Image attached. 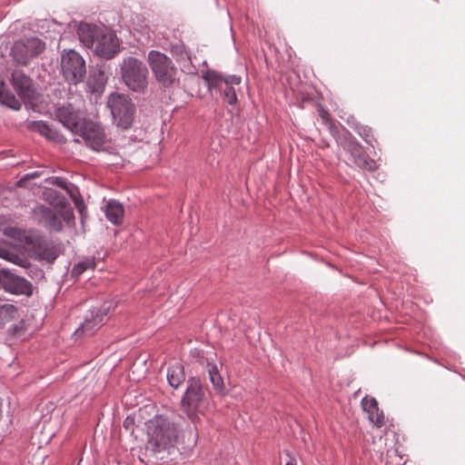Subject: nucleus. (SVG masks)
Wrapping results in <instances>:
<instances>
[{"mask_svg": "<svg viewBox=\"0 0 465 465\" xmlns=\"http://www.w3.org/2000/svg\"><path fill=\"white\" fill-rule=\"evenodd\" d=\"M147 430V449L153 453L171 454L177 450L180 454L187 455L197 444L196 427H189L181 434L178 426L162 415L149 420Z\"/></svg>", "mask_w": 465, "mask_h": 465, "instance_id": "f257e3e1", "label": "nucleus"}, {"mask_svg": "<svg viewBox=\"0 0 465 465\" xmlns=\"http://www.w3.org/2000/svg\"><path fill=\"white\" fill-rule=\"evenodd\" d=\"M148 69L135 57L128 56L121 64V76L125 85L133 92L143 94L148 87Z\"/></svg>", "mask_w": 465, "mask_h": 465, "instance_id": "f03ea898", "label": "nucleus"}, {"mask_svg": "<svg viewBox=\"0 0 465 465\" xmlns=\"http://www.w3.org/2000/svg\"><path fill=\"white\" fill-rule=\"evenodd\" d=\"M107 104L116 125L124 130L130 128L134 122L135 106L128 95L112 94Z\"/></svg>", "mask_w": 465, "mask_h": 465, "instance_id": "7ed1b4c3", "label": "nucleus"}, {"mask_svg": "<svg viewBox=\"0 0 465 465\" xmlns=\"http://www.w3.org/2000/svg\"><path fill=\"white\" fill-rule=\"evenodd\" d=\"M62 74L70 84L81 83L86 74L84 58L74 50L64 51L61 56Z\"/></svg>", "mask_w": 465, "mask_h": 465, "instance_id": "20e7f679", "label": "nucleus"}, {"mask_svg": "<svg viewBox=\"0 0 465 465\" xmlns=\"http://www.w3.org/2000/svg\"><path fill=\"white\" fill-rule=\"evenodd\" d=\"M148 63L157 80L163 87H170L175 81L176 69L172 61L164 54L151 51L148 54Z\"/></svg>", "mask_w": 465, "mask_h": 465, "instance_id": "39448f33", "label": "nucleus"}, {"mask_svg": "<svg viewBox=\"0 0 465 465\" xmlns=\"http://www.w3.org/2000/svg\"><path fill=\"white\" fill-rule=\"evenodd\" d=\"M45 49V44L37 37L21 39L15 42L10 55L15 64L25 66L31 59L41 54Z\"/></svg>", "mask_w": 465, "mask_h": 465, "instance_id": "423d86ee", "label": "nucleus"}, {"mask_svg": "<svg viewBox=\"0 0 465 465\" xmlns=\"http://www.w3.org/2000/svg\"><path fill=\"white\" fill-rule=\"evenodd\" d=\"M10 82L17 95L25 104L33 103L36 99V89L33 79L21 69L11 73Z\"/></svg>", "mask_w": 465, "mask_h": 465, "instance_id": "0eeeda50", "label": "nucleus"}, {"mask_svg": "<svg viewBox=\"0 0 465 465\" xmlns=\"http://www.w3.org/2000/svg\"><path fill=\"white\" fill-rule=\"evenodd\" d=\"M26 243L30 245L39 260L53 263L62 253L60 244L48 242L41 235L26 237Z\"/></svg>", "mask_w": 465, "mask_h": 465, "instance_id": "6e6552de", "label": "nucleus"}, {"mask_svg": "<svg viewBox=\"0 0 465 465\" xmlns=\"http://www.w3.org/2000/svg\"><path fill=\"white\" fill-rule=\"evenodd\" d=\"M83 137L85 143L94 151H101L105 142L102 126L90 120H84L75 133Z\"/></svg>", "mask_w": 465, "mask_h": 465, "instance_id": "1a4fd4ad", "label": "nucleus"}, {"mask_svg": "<svg viewBox=\"0 0 465 465\" xmlns=\"http://www.w3.org/2000/svg\"><path fill=\"white\" fill-rule=\"evenodd\" d=\"M188 383V387L182 400V406L187 412L189 418L193 419V417L196 416L195 411L204 398V391L199 379L191 378Z\"/></svg>", "mask_w": 465, "mask_h": 465, "instance_id": "9d476101", "label": "nucleus"}, {"mask_svg": "<svg viewBox=\"0 0 465 465\" xmlns=\"http://www.w3.org/2000/svg\"><path fill=\"white\" fill-rule=\"evenodd\" d=\"M20 318L16 306L11 303H0V331L9 326L10 336H20L24 332V322L20 320L18 324L15 323Z\"/></svg>", "mask_w": 465, "mask_h": 465, "instance_id": "9b49d317", "label": "nucleus"}, {"mask_svg": "<svg viewBox=\"0 0 465 465\" xmlns=\"http://www.w3.org/2000/svg\"><path fill=\"white\" fill-rule=\"evenodd\" d=\"M113 302H104L100 309L92 311L90 316H86L84 322L75 331L77 336L82 334L93 335L104 322L108 312L111 310Z\"/></svg>", "mask_w": 465, "mask_h": 465, "instance_id": "f8f14e48", "label": "nucleus"}, {"mask_svg": "<svg viewBox=\"0 0 465 465\" xmlns=\"http://www.w3.org/2000/svg\"><path fill=\"white\" fill-rule=\"evenodd\" d=\"M94 45L95 54L105 59L113 58L119 51V43L116 35L112 32H105L104 29L98 35Z\"/></svg>", "mask_w": 465, "mask_h": 465, "instance_id": "ddd939ff", "label": "nucleus"}, {"mask_svg": "<svg viewBox=\"0 0 465 465\" xmlns=\"http://www.w3.org/2000/svg\"><path fill=\"white\" fill-rule=\"evenodd\" d=\"M5 291L13 294H32V284L27 280L17 276L8 271H2L1 286Z\"/></svg>", "mask_w": 465, "mask_h": 465, "instance_id": "4468645a", "label": "nucleus"}, {"mask_svg": "<svg viewBox=\"0 0 465 465\" xmlns=\"http://www.w3.org/2000/svg\"><path fill=\"white\" fill-rule=\"evenodd\" d=\"M55 118L67 127L71 132L75 134L84 120L78 111L72 104L58 107L54 111Z\"/></svg>", "mask_w": 465, "mask_h": 465, "instance_id": "2eb2a0df", "label": "nucleus"}, {"mask_svg": "<svg viewBox=\"0 0 465 465\" xmlns=\"http://www.w3.org/2000/svg\"><path fill=\"white\" fill-rule=\"evenodd\" d=\"M34 213L37 215L39 223L48 230L54 232H61L63 230L60 215L51 208L45 205H38L35 208Z\"/></svg>", "mask_w": 465, "mask_h": 465, "instance_id": "dca6fc26", "label": "nucleus"}, {"mask_svg": "<svg viewBox=\"0 0 465 465\" xmlns=\"http://www.w3.org/2000/svg\"><path fill=\"white\" fill-rule=\"evenodd\" d=\"M103 29L86 23H81L77 29L80 41L86 47H93Z\"/></svg>", "mask_w": 465, "mask_h": 465, "instance_id": "f3484780", "label": "nucleus"}, {"mask_svg": "<svg viewBox=\"0 0 465 465\" xmlns=\"http://www.w3.org/2000/svg\"><path fill=\"white\" fill-rule=\"evenodd\" d=\"M351 155L353 156L355 163L361 169L372 171L377 168V163L371 159L361 148V146L351 140Z\"/></svg>", "mask_w": 465, "mask_h": 465, "instance_id": "a211bd4d", "label": "nucleus"}, {"mask_svg": "<svg viewBox=\"0 0 465 465\" xmlns=\"http://www.w3.org/2000/svg\"><path fill=\"white\" fill-rule=\"evenodd\" d=\"M205 81L208 83L210 88L217 87L222 89V84H224L228 86L233 84L238 85L241 84V77L237 75H223L216 72H209L204 76Z\"/></svg>", "mask_w": 465, "mask_h": 465, "instance_id": "6ab92c4d", "label": "nucleus"}, {"mask_svg": "<svg viewBox=\"0 0 465 465\" xmlns=\"http://www.w3.org/2000/svg\"><path fill=\"white\" fill-rule=\"evenodd\" d=\"M107 76L101 68H95L91 71L87 80V86L91 93H101L104 91Z\"/></svg>", "mask_w": 465, "mask_h": 465, "instance_id": "aec40b11", "label": "nucleus"}, {"mask_svg": "<svg viewBox=\"0 0 465 465\" xmlns=\"http://www.w3.org/2000/svg\"><path fill=\"white\" fill-rule=\"evenodd\" d=\"M0 103L14 110L21 108V103L15 95L6 88L5 81L0 77Z\"/></svg>", "mask_w": 465, "mask_h": 465, "instance_id": "412c9836", "label": "nucleus"}, {"mask_svg": "<svg viewBox=\"0 0 465 465\" xmlns=\"http://www.w3.org/2000/svg\"><path fill=\"white\" fill-rule=\"evenodd\" d=\"M106 217L114 224H119L124 219V207L115 201H111L106 205Z\"/></svg>", "mask_w": 465, "mask_h": 465, "instance_id": "4be33fe9", "label": "nucleus"}, {"mask_svg": "<svg viewBox=\"0 0 465 465\" xmlns=\"http://www.w3.org/2000/svg\"><path fill=\"white\" fill-rule=\"evenodd\" d=\"M26 128L29 131L36 132V133L40 134L41 135L46 137L49 140H53L56 136V132L53 131V129H51L49 127V125H47L43 121H31V122H28L26 124Z\"/></svg>", "mask_w": 465, "mask_h": 465, "instance_id": "5701e85b", "label": "nucleus"}, {"mask_svg": "<svg viewBox=\"0 0 465 465\" xmlns=\"http://www.w3.org/2000/svg\"><path fill=\"white\" fill-rule=\"evenodd\" d=\"M167 380L172 387L178 388V386L185 380L183 367L178 363L173 365L168 370Z\"/></svg>", "mask_w": 465, "mask_h": 465, "instance_id": "b1692460", "label": "nucleus"}, {"mask_svg": "<svg viewBox=\"0 0 465 465\" xmlns=\"http://www.w3.org/2000/svg\"><path fill=\"white\" fill-rule=\"evenodd\" d=\"M208 372L214 390L221 394H224L226 388L218 368L215 365L209 364Z\"/></svg>", "mask_w": 465, "mask_h": 465, "instance_id": "393cba45", "label": "nucleus"}, {"mask_svg": "<svg viewBox=\"0 0 465 465\" xmlns=\"http://www.w3.org/2000/svg\"><path fill=\"white\" fill-rule=\"evenodd\" d=\"M95 267V261L94 258H86L85 260L79 262L77 264H75L72 270V275L73 276H79L81 275L84 271L87 269L94 270Z\"/></svg>", "mask_w": 465, "mask_h": 465, "instance_id": "a878e982", "label": "nucleus"}, {"mask_svg": "<svg viewBox=\"0 0 465 465\" xmlns=\"http://www.w3.org/2000/svg\"><path fill=\"white\" fill-rule=\"evenodd\" d=\"M361 407L363 411L369 415L374 411H377L378 402L374 398L364 397L361 401Z\"/></svg>", "mask_w": 465, "mask_h": 465, "instance_id": "bb28decb", "label": "nucleus"}, {"mask_svg": "<svg viewBox=\"0 0 465 465\" xmlns=\"http://www.w3.org/2000/svg\"><path fill=\"white\" fill-rule=\"evenodd\" d=\"M368 418L370 421L377 428H381L384 425V414L381 411L377 409V411H374L371 414L368 415Z\"/></svg>", "mask_w": 465, "mask_h": 465, "instance_id": "cd10ccee", "label": "nucleus"}, {"mask_svg": "<svg viewBox=\"0 0 465 465\" xmlns=\"http://www.w3.org/2000/svg\"><path fill=\"white\" fill-rule=\"evenodd\" d=\"M223 92L224 101L229 104H234L237 102V95L233 86L225 85L224 89H221Z\"/></svg>", "mask_w": 465, "mask_h": 465, "instance_id": "c85d7f7f", "label": "nucleus"}, {"mask_svg": "<svg viewBox=\"0 0 465 465\" xmlns=\"http://www.w3.org/2000/svg\"><path fill=\"white\" fill-rule=\"evenodd\" d=\"M354 130L358 133V134L362 137L368 143H371V130L367 126H362L360 124H356L354 126Z\"/></svg>", "mask_w": 465, "mask_h": 465, "instance_id": "c756f323", "label": "nucleus"}, {"mask_svg": "<svg viewBox=\"0 0 465 465\" xmlns=\"http://www.w3.org/2000/svg\"><path fill=\"white\" fill-rule=\"evenodd\" d=\"M51 183L65 190L73 197L72 190L67 186L66 182L61 177L53 178Z\"/></svg>", "mask_w": 465, "mask_h": 465, "instance_id": "7c9ffc66", "label": "nucleus"}, {"mask_svg": "<svg viewBox=\"0 0 465 465\" xmlns=\"http://www.w3.org/2000/svg\"><path fill=\"white\" fill-rule=\"evenodd\" d=\"M2 258H5V260L7 261H10V262H13L14 263H16V264H21V262L24 261L23 259H21L19 257L18 254H15V253H13V252H10L9 251L5 250V254H4L2 256Z\"/></svg>", "mask_w": 465, "mask_h": 465, "instance_id": "2f4dec72", "label": "nucleus"}, {"mask_svg": "<svg viewBox=\"0 0 465 465\" xmlns=\"http://www.w3.org/2000/svg\"><path fill=\"white\" fill-rule=\"evenodd\" d=\"M60 215L66 223L74 222V215L72 209L64 210Z\"/></svg>", "mask_w": 465, "mask_h": 465, "instance_id": "473e14b6", "label": "nucleus"}, {"mask_svg": "<svg viewBox=\"0 0 465 465\" xmlns=\"http://www.w3.org/2000/svg\"><path fill=\"white\" fill-rule=\"evenodd\" d=\"M38 176H39V173L37 172L33 173H28V174L25 175L23 178H21L19 181H17L16 186L17 187H23V186H25V182L27 180L33 179V178H35V177H38Z\"/></svg>", "mask_w": 465, "mask_h": 465, "instance_id": "72a5a7b5", "label": "nucleus"}, {"mask_svg": "<svg viewBox=\"0 0 465 465\" xmlns=\"http://www.w3.org/2000/svg\"><path fill=\"white\" fill-rule=\"evenodd\" d=\"M134 426V419L133 417H131V416H128L124 420V430H126L127 431H130L131 433H133Z\"/></svg>", "mask_w": 465, "mask_h": 465, "instance_id": "f704fd0d", "label": "nucleus"}, {"mask_svg": "<svg viewBox=\"0 0 465 465\" xmlns=\"http://www.w3.org/2000/svg\"><path fill=\"white\" fill-rule=\"evenodd\" d=\"M55 194L56 202L54 203L56 205L64 206L65 199L62 195H60L57 192H51V194Z\"/></svg>", "mask_w": 465, "mask_h": 465, "instance_id": "c9c22d12", "label": "nucleus"}, {"mask_svg": "<svg viewBox=\"0 0 465 465\" xmlns=\"http://www.w3.org/2000/svg\"><path fill=\"white\" fill-rule=\"evenodd\" d=\"M72 198L74 201L75 206L79 209V211H82V209L84 208L83 201L82 200H76L74 195H73Z\"/></svg>", "mask_w": 465, "mask_h": 465, "instance_id": "e433bc0d", "label": "nucleus"}, {"mask_svg": "<svg viewBox=\"0 0 465 465\" xmlns=\"http://www.w3.org/2000/svg\"><path fill=\"white\" fill-rule=\"evenodd\" d=\"M4 254H5V249L0 246V257H2Z\"/></svg>", "mask_w": 465, "mask_h": 465, "instance_id": "4c0bfd02", "label": "nucleus"}, {"mask_svg": "<svg viewBox=\"0 0 465 465\" xmlns=\"http://www.w3.org/2000/svg\"><path fill=\"white\" fill-rule=\"evenodd\" d=\"M286 465H296V463L292 460L286 463Z\"/></svg>", "mask_w": 465, "mask_h": 465, "instance_id": "58836bf2", "label": "nucleus"}, {"mask_svg": "<svg viewBox=\"0 0 465 465\" xmlns=\"http://www.w3.org/2000/svg\"><path fill=\"white\" fill-rule=\"evenodd\" d=\"M328 114L326 112H324V114L322 115L323 118H325V115H327Z\"/></svg>", "mask_w": 465, "mask_h": 465, "instance_id": "ea45409f", "label": "nucleus"}]
</instances>
